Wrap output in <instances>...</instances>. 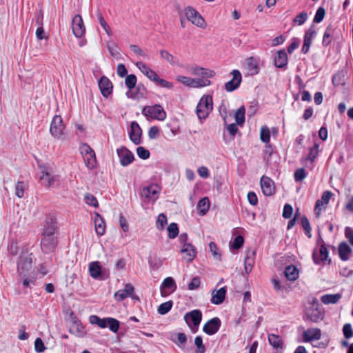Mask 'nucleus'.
Masks as SVG:
<instances>
[{"label":"nucleus","mask_w":353,"mask_h":353,"mask_svg":"<svg viewBox=\"0 0 353 353\" xmlns=\"http://www.w3.org/2000/svg\"><path fill=\"white\" fill-rule=\"evenodd\" d=\"M184 319L186 323L191 329H193V327L195 329H197L201 321L202 313L199 310H194L187 313L185 315Z\"/></svg>","instance_id":"nucleus-6"},{"label":"nucleus","mask_w":353,"mask_h":353,"mask_svg":"<svg viewBox=\"0 0 353 353\" xmlns=\"http://www.w3.org/2000/svg\"><path fill=\"white\" fill-rule=\"evenodd\" d=\"M243 243H244L243 237L241 235L237 236L233 241L232 248L234 249H239L243 246Z\"/></svg>","instance_id":"nucleus-64"},{"label":"nucleus","mask_w":353,"mask_h":353,"mask_svg":"<svg viewBox=\"0 0 353 353\" xmlns=\"http://www.w3.org/2000/svg\"><path fill=\"white\" fill-rule=\"evenodd\" d=\"M306 176L305 170L303 168H299L294 172V179L297 182L302 181Z\"/></svg>","instance_id":"nucleus-59"},{"label":"nucleus","mask_w":353,"mask_h":353,"mask_svg":"<svg viewBox=\"0 0 353 353\" xmlns=\"http://www.w3.org/2000/svg\"><path fill=\"white\" fill-rule=\"evenodd\" d=\"M226 292L227 290L225 287H223L219 290H214L212 292L211 302L215 305L221 304L225 300Z\"/></svg>","instance_id":"nucleus-26"},{"label":"nucleus","mask_w":353,"mask_h":353,"mask_svg":"<svg viewBox=\"0 0 353 353\" xmlns=\"http://www.w3.org/2000/svg\"><path fill=\"white\" fill-rule=\"evenodd\" d=\"M80 151L85 159L88 161L94 160L95 153L88 144H83L80 148Z\"/></svg>","instance_id":"nucleus-35"},{"label":"nucleus","mask_w":353,"mask_h":353,"mask_svg":"<svg viewBox=\"0 0 353 353\" xmlns=\"http://www.w3.org/2000/svg\"><path fill=\"white\" fill-rule=\"evenodd\" d=\"M136 65L138 68L150 80L154 81L157 78V74L153 70L150 68L142 61L136 63Z\"/></svg>","instance_id":"nucleus-28"},{"label":"nucleus","mask_w":353,"mask_h":353,"mask_svg":"<svg viewBox=\"0 0 353 353\" xmlns=\"http://www.w3.org/2000/svg\"><path fill=\"white\" fill-rule=\"evenodd\" d=\"M72 30L74 35L80 38L85 34V28L82 19L79 14L75 15L72 21Z\"/></svg>","instance_id":"nucleus-8"},{"label":"nucleus","mask_w":353,"mask_h":353,"mask_svg":"<svg viewBox=\"0 0 353 353\" xmlns=\"http://www.w3.org/2000/svg\"><path fill=\"white\" fill-rule=\"evenodd\" d=\"M213 108V101L212 97L210 95L203 96L197 106H196V114L200 119H204L210 113Z\"/></svg>","instance_id":"nucleus-2"},{"label":"nucleus","mask_w":353,"mask_h":353,"mask_svg":"<svg viewBox=\"0 0 353 353\" xmlns=\"http://www.w3.org/2000/svg\"><path fill=\"white\" fill-rule=\"evenodd\" d=\"M288 64V56L285 50H281L277 52V55L274 59V65L277 68H283Z\"/></svg>","instance_id":"nucleus-30"},{"label":"nucleus","mask_w":353,"mask_h":353,"mask_svg":"<svg viewBox=\"0 0 353 353\" xmlns=\"http://www.w3.org/2000/svg\"><path fill=\"white\" fill-rule=\"evenodd\" d=\"M176 289V284L172 277L165 278L160 286V293L163 297L168 296Z\"/></svg>","instance_id":"nucleus-10"},{"label":"nucleus","mask_w":353,"mask_h":353,"mask_svg":"<svg viewBox=\"0 0 353 353\" xmlns=\"http://www.w3.org/2000/svg\"><path fill=\"white\" fill-rule=\"evenodd\" d=\"M200 284H201L200 279L197 276L194 277L188 285V290H196V289L199 288V287L200 286Z\"/></svg>","instance_id":"nucleus-63"},{"label":"nucleus","mask_w":353,"mask_h":353,"mask_svg":"<svg viewBox=\"0 0 353 353\" xmlns=\"http://www.w3.org/2000/svg\"><path fill=\"white\" fill-rule=\"evenodd\" d=\"M188 72L194 76L212 78L215 76V72L198 65H189L187 67Z\"/></svg>","instance_id":"nucleus-11"},{"label":"nucleus","mask_w":353,"mask_h":353,"mask_svg":"<svg viewBox=\"0 0 353 353\" xmlns=\"http://www.w3.org/2000/svg\"><path fill=\"white\" fill-rule=\"evenodd\" d=\"M245 109L244 106L240 107L235 112L234 117L237 125H242L245 122Z\"/></svg>","instance_id":"nucleus-42"},{"label":"nucleus","mask_w":353,"mask_h":353,"mask_svg":"<svg viewBox=\"0 0 353 353\" xmlns=\"http://www.w3.org/2000/svg\"><path fill=\"white\" fill-rule=\"evenodd\" d=\"M70 334L77 337H83L86 334V330L81 323L76 319L73 321L69 330Z\"/></svg>","instance_id":"nucleus-24"},{"label":"nucleus","mask_w":353,"mask_h":353,"mask_svg":"<svg viewBox=\"0 0 353 353\" xmlns=\"http://www.w3.org/2000/svg\"><path fill=\"white\" fill-rule=\"evenodd\" d=\"M161 58L168 61L169 63L172 65H175L176 63V58L170 54L168 51L165 50H161L159 52Z\"/></svg>","instance_id":"nucleus-43"},{"label":"nucleus","mask_w":353,"mask_h":353,"mask_svg":"<svg viewBox=\"0 0 353 353\" xmlns=\"http://www.w3.org/2000/svg\"><path fill=\"white\" fill-rule=\"evenodd\" d=\"M343 332L346 339H350L353 336V330L350 323L345 324L343 327Z\"/></svg>","instance_id":"nucleus-60"},{"label":"nucleus","mask_w":353,"mask_h":353,"mask_svg":"<svg viewBox=\"0 0 353 353\" xmlns=\"http://www.w3.org/2000/svg\"><path fill=\"white\" fill-rule=\"evenodd\" d=\"M301 225H302L303 228L305 231V233L307 234V235L309 237H310L311 236V234H310L311 227H310L309 220L305 216H303L301 218Z\"/></svg>","instance_id":"nucleus-58"},{"label":"nucleus","mask_w":353,"mask_h":353,"mask_svg":"<svg viewBox=\"0 0 353 353\" xmlns=\"http://www.w3.org/2000/svg\"><path fill=\"white\" fill-rule=\"evenodd\" d=\"M94 226L96 233L99 236H103L105 234V223L102 219V217L98 214L96 213L94 218Z\"/></svg>","instance_id":"nucleus-32"},{"label":"nucleus","mask_w":353,"mask_h":353,"mask_svg":"<svg viewBox=\"0 0 353 353\" xmlns=\"http://www.w3.org/2000/svg\"><path fill=\"white\" fill-rule=\"evenodd\" d=\"M117 154L119 157L120 163L123 166H127L134 159V154L125 147L117 149Z\"/></svg>","instance_id":"nucleus-14"},{"label":"nucleus","mask_w":353,"mask_h":353,"mask_svg":"<svg viewBox=\"0 0 353 353\" xmlns=\"http://www.w3.org/2000/svg\"><path fill=\"white\" fill-rule=\"evenodd\" d=\"M137 153L139 158L147 159L150 157V152L142 146L137 148Z\"/></svg>","instance_id":"nucleus-56"},{"label":"nucleus","mask_w":353,"mask_h":353,"mask_svg":"<svg viewBox=\"0 0 353 353\" xmlns=\"http://www.w3.org/2000/svg\"><path fill=\"white\" fill-rule=\"evenodd\" d=\"M32 268V259L29 257H21L18 264V271L20 276H25L29 275L31 272Z\"/></svg>","instance_id":"nucleus-16"},{"label":"nucleus","mask_w":353,"mask_h":353,"mask_svg":"<svg viewBox=\"0 0 353 353\" xmlns=\"http://www.w3.org/2000/svg\"><path fill=\"white\" fill-rule=\"evenodd\" d=\"M25 183L23 181H18L15 185V194L19 198H22L24 194Z\"/></svg>","instance_id":"nucleus-52"},{"label":"nucleus","mask_w":353,"mask_h":353,"mask_svg":"<svg viewBox=\"0 0 353 353\" xmlns=\"http://www.w3.org/2000/svg\"><path fill=\"white\" fill-rule=\"evenodd\" d=\"M352 252V250L347 243L343 242L339 245V254L342 261H347Z\"/></svg>","instance_id":"nucleus-29"},{"label":"nucleus","mask_w":353,"mask_h":353,"mask_svg":"<svg viewBox=\"0 0 353 353\" xmlns=\"http://www.w3.org/2000/svg\"><path fill=\"white\" fill-rule=\"evenodd\" d=\"M142 130L139 125L136 122L133 121L130 125V131L129 132L130 139L134 144L138 145L141 143V136Z\"/></svg>","instance_id":"nucleus-22"},{"label":"nucleus","mask_w":353,"mask_h":353,"mask_svg":"<svg viewBox=\"0 0 353 353\" xmlns=\"http://www.w3.org/2000/svg\"><path fill=\"white\" fill-rule=\"evenodd\" d=\"M320 259L316 260L314 255L313 256L314 262L319 263L320 261H325L328 257V251L324 245H322L319 250Z\"/></svg>","instance_id":"nucleus-45"},{"label":"nucleus","mask_w":353,"mask_h":353,"mask_svg":"<svg viewBox=\"0 0 353 353\" xmlns=\"http://www.w3.org/2000/svg\"><path fill=\"white\" fill-rule=\"evenodd\" d=\"M125 84L128 88V90L126 92L127 97L139 99L142 96V94L139 95V92L134 93L133 91V89L135 88L137 84V77L134 74L127 75L125 79Z\"/></svg>","instance_id":"nucleus-9"},{"label":"nucleus","mask_w":353,"mask_h":353,"mask_svg":"<svg viewBox=\"0 0 353 353\" xmlns=\"http://www.w3.org/2000/svg\"><path fill=\"white\" fill-rule=\"evenodd\" d=\"M90 276L94 279H98L101 275V267L98 261L92 262L89 265Z\"/></svg>","instance_id":"nucleus-37"},{"label":"nucleus","mask_w":353,"mask_h":353,"mask_svg":"<svg viewBox=\"0 0 353 353\" xmlns=\"http://www.w3.org/2000/svg\"><path fill=\"white\" fill-rule=\"evenodd\" d=\"M307 316L313 322H318L323 319V314L318 308H312L308 310Z\"/></svg>","instance_id":"nucleus-40"},{"label":"nucleus","mask_w":353,"mask_h":353,"mask_svg":"<svg viewBox=\"0 0 353 353\" xmlns=\"http://www.w3.org/2000/svg\"><path fill=\"white\" fill-rule=\"evenodd\" d=\"M181 252L183 259L187 262L192 261L196 255L195 248L190 243H185L181 250Z\"/></svg>","instance_id":"nucleus-21"},{"label":"nucleus","mask_w":353,"mask_h":353,"mask_svg":"<svg viewBox=\"0 0 353 353\" xmlns=\"http://www.w3.org/2000/svg\"><path fill=\"white\" fill-rule=\"evenodd\" d=\"M319 144L315 143L312 148H310V152L307 156V159L313 162L319 154Z\"/></svg>","instance_id":"nucleus-53"},{"label":"nucleus","mask_w":353,"mask_h":353,"mask_svg":"<svg viewBox=\"0 0 353 353\" xmlns=\"http://www.w3.org/2000/svg\"><path fill=\"white\" fill-rule=\"evenodd\" d=\"M325 15V10L323 8L320 7L317 9L314 18V22L320 23L323 21Z\"/></svg>","instance_id":"nucleus-55"},{"label":"nucleus","mask_w":353,"mask_h":353,"mask_svg":"<svg viewBox=\"0 0 353 353\" xmlns=\"http://www.w3.org/2000/svg\"><path fill=\"white\" fill-rule=\"evenodd\" d=\"M221 326V321L219 318L214 317L209 320L203 327V330L205 333L212 335L215 334Z\"/></svg>","instance_id":"nucleus-20"},{"label":"nucleus","mask_w":353,"mask_h":353,"mask_svg":"<svg viewBox=\"0 0 353 353\" xmlns=\"http://www.w3.org/2000/svg\"><path fill=\"white\" fill-rule=\"evenodd\" d=\"M41 175L39 176L40 181L43 185L49 188L58 181V176L54 174L52 168L45 165L40 166Z\"/></svg>","instance_id":"nucleus-5"},{"label":"nucleus","mask_w":353,"mask_h":353,"mask_svg":"<svg viewBox=\"0 0 353 353\" xmlns=\"http://www.w3.org/2000/svg\"><path fill=\"white\" fill-rule=\"evenodd\" d=\"M308 17L307 14L305 12H302L294 19L293 21L299 26L303 24Z\"/></svg>","instance_id":"nucleus-54"},{"label":"nucleus","mask_w":353,"mask_h":353,"mask_svg":"<svg viewBox=\"0 0 353 353\" xmlns=\"http://www.w3.org/2000/svg\"><path fill=\"white\" fill-rule=\"evenodd\" d=\"M42 236H57V221L54 217L47 218Z\"/></svg>","instance_id":"nucleus-12"},{"label":"nucleus","mask_w":353,"mask_h":353,"mask_svg":"<svg viewBox=\"0 0 353 353\" xmlns=\"http://www.w3.org/2000/svg\"><path fill=\"white\" fill-rule=\"evenodd\" d=\"M172 306V302L171 301L165 302L159 306L158 312L160 314H165L171 310Z\"/></svg>","instance_id":"nucleus-48"},{"label":"nucleus","mask_w":353,"mask_h":353,"mask_svg":"<svg viewBox=\"0 0 353 353\" xmlns=\"http://www.w3.org/2000/svg\"><path fill=\"white\" fill-rule=\"evenodd\" d=\"M194 344L197 347V352L204 353L205 351V345L203 344V339L201 336H198L194 339Z\"/></svg>","instance_id":"nucleus-57"},{"label":"nucleus","mask_w":353,"mask_h":353,"mask_svg":"<svg viewBox=\"0 0 353 353\" xmlns=\"http://www.w3.org/2000/svg\"><path fill=\"white\" fill-rule=\"evenodd\" d=\"M159 188L157 185L152 184L150 186L143 188L141 195L143 197L155 201L158 198Z\"/></svg>","instance_id":"nucleus-25"},{"label":"nucleus","mask_w":353,"mask_h":353,"mask_svg":"<svg viewBox=\"0 0 353 353\" xmlns=\"http://www.w3.org/2000/svg\"><path fill=\"white\" fill-rule=\"evenodd\" d=\"M341 298V295L340 294H325L321 296V300L322 303L325 305L335 304L339 301Z\"/></svg>","instance_id":"nucleus-39"},{"label":"nucleus","mask_w":353,"mask_h":353,"mask_svg":"<svg viewBox=\"0 0 353 353\" xmlns=\"http://www.w3.org/2000/svg\"><path fill=\"white\" fill-rule=\"evenodd\" d=\"M316 34L314 26H312L305 33L302 52L306 54L310 48L312 40Z\"/></svg>","instance_id":"nucleus-19"},{"label":"nucleus","mask_w":353,"mask_h":353,"mask_svg":"<svg viewBox=\"0 0 353 353\" xmlns=\"http://www.w3.org/2000/svg\"><path fill=\"white\" fill-rule=\"evenodd\" d=\"M299 275V271L296 266L290 265L285 268V276L288 280L294 281L298 279Z\"/></svg>","instance_id":"nucleus-33"},{"label":"nucleus","mask_w":353,"mask_h":353,"mask_svg":"<svg viewBox=\"0 0 353 353\" xmlns=\"http://www.w3.org/2000/svg\"><path fill=\"white\" fill-rule=\"evenodd\" d=\"M57 245V236H42L41 248L46 253L52 252Z\"/></svg>","instance_id":"nucleus-15"},{"label":"nucleus","mask_w":353,"mask_h":353,"mask_svg":"<svg viewBox=\"0 0 353 353\" xmlns=\"http://www.w3.org/2000/svg\"><path fill=\"white\" fill-rule=\"evenodd\" d=\"M106 47L110 54V55L117 59H120L121 57V50L119 46L112 40L108 41L106 44Z\"/></svg>","instance_id":"nucleus-34"},{"label":"nucleus","mask_w":353,"mask_h":353,"mask_svg":"<svg viewBox=\"0 0 353 353\" xmlns=\"http://www.w3.org/2000/svg\"><path fill=\"white\" fill-rule=\"evenodd\" d=\"M65 126L63 124L62 117L60 115H55L50 124V132L51 135L58 139L64 141L66 139Z\"/></svg>","instance_id":"nucleus-1"},{"label":"nucleus","mask_w":353,"mask_h":353,"mask_svg":"<svg viewBox=\"0 0 353 353\" xmlns=\"http://www.w3.org/2000/svg\"><path fill=\"white\" fill-rule=\"evenodd\" d=\"M142 114L148 119L163 121L166 113L160 105H148L143 108Z\"/></svg>","instance_id":"nucleus-4"},{"label":"nucleus","mask_w":353,"mask_h":353,"mask_svg":"<svg viewBox=\"0 0 353 353\" xmlns=\"http://www.w3.org/2000/svg\"><path fill=\"white\" fill-rule=\"evenodd\" d=\"M153 81L158 83V84L163 88H166L168 89H172L173 88L172 83L169 82L165 79H160L158 75L157 79L154 80Z\"/></svg>","instance_id":"nucleus-62"},{"label":"nucleus","mask_w":353,"mask_h":353,"mask_svg":"<svg viewBox=\"0 0 353 353\" xmlns=\"http://www.w3.org/2000/svg\"><path fill=\"white\" fill-rule=\"evenodd\" d=\"M197 208L201 214H205L210 208L209 199L207 197L201 199L198 203Z\"/></svg>","instance_id":"nucleus-41"},{"label":"nucleus","mask_w":353,"mask_h":353,"mask_svg":"<svg viewBox=\"0 0 353 353\" xmlns=\"http://www.w3.org/2000/svg\"><path fill=\"white\" fill-rule=\"evenodd\" d=\"M168 237L174 239L179 234V228L175 223H170L168 227Z\"/></svg>","instance_id":"nucleus-47"},{"label":"nucleus","mask_w":353,"mask_h":353,"mask_svg":"<svg viewBox=\"0 0 353 353\" xmlns=\"http://www.w3.org/2000/svg\"><path fill=\"white\" fill-rule=\"evenodd\" d=\"M268 341L270 344L276 350H281L283 348V341L279 335L274 334H269Z\"/></svg>","instance_id":"nucleus-38"},{"label":"nucleus","mask_w":353,"mask_h":353,"mask_svg":"<svg viewBox=\"0 0 353 353\" xmlns=\"http://www.w3.org/2000/svg\"><path fill=\"white\" fill-rule=\"evenodd\" d=\"M134 292V288L133 285L130 283H126L125 285V288L123 290H119L114 293V298L116 300L119 301H121L124 300L127 297H132V299H135L133 296Z\"/></svg>","instance_id":"nucleus-17"},{"label":"nucleus","mask_w":353,"mask_h":353,"mask_svg":"<svg viewBox=\"0 0 353 353\" xmlns=\"http://www.w3.org/2000/svg\"><path fill=\"white\" fill-rule=\"evenodd\" d=\"M261 187L265 196H270L274 193V182L268 176H263L261 179Z\"/></svg>","instance_id":"nucleus-23"},{"label":"nucleus","mask_w":353,"mask_h":353,"mask_svg":"<svg viewBox=\"0 0 353 353\" xmlns=\"http://www.w3.org/2000/svg\"><path fill=\"white\" fill-rule=\"evenodd\" d=\"M254 254L255 252L254 251H247L246 256L244 260V268L246 274H249L252 270L254 264Z\"/></svg>","instance_id":"nucleus-31"},{"label":"nucleus","mask_w":353,"mask_h":353,"mask_svg":"<svg viewBox=\"0 0 353 353\" xmlns=\"http://www.w3.org/2000/svg\"><path fill=\"white\" fill-rule=\"evenodd\" d=\"M99 87L101 90V94L104 97L107 98L112 92V89H113L112 83L110 81V80L108 77H106L105 76H103L99 79Z\"/></svg>","instance_id":"nucleus-18"},{"label":"nucleus","mask_w":353,"mask_h":353,"mask_svg":"<svg viewBox=\"0 0 353 353\" xmlns=\"http://www.w3.org/2000/svg\"><path fill=\"white\" fill-rule=\"evenodd\" d=\"M119 321L114 318H108V326L110 330L116 333L119 328Z\"/></svg>","instance_id":"nucleus-51"},{"label":"nucleus","mask_w":353,"mask_h":353,"mask_svg":"<svg viewBox=\"0 0 353 353\" xmlns=\"http://www.w3.org/2000/svg\"><path fill=\"white\" fill-rule=\"evenodd\" d=\"M148 263L153 270H158L163 264V260L159 257L149 258Z\"/></svg>","instance_id":"nucleus-49"},{"label":"nucleus","mask_w":353,"mask_h":353,"mask_svg":"<svg viewBox=\"0 0 353 353\" xmlns=\"http://www.w3.org/2000/svg\"><path fill=\"white\" fill-rule=\"evenodd\" d=\"M232 78L225 83V89L227 92H232L236 90L242 81V76L239 70H233L231 73Z\"/></svg>","instance_id":"nucleus-7"},{"label":"nucleus","mask_w":353,"mask_h":353,"mask_svg":"<svg viewBox=\"0 0 353 353\" xmlns=\"http://www.w3.org/2000/svg\"><path fill=\"white\" fill-rule=\"evenodd\" d=\"M186 19L192 24L201 29L207 28V23L199 12L191 6L186 7L183 10Z\"/></svg>","instance_id":"nucleus-3"},{"label":"nucleus","mask_w":353,"mask_h":353,"mask_svg":"<svg viewBox=\"0 0 353 353\" xmlns=\"http://www.w3.org/2000/svg\"><path fill=\"white\" fill-rule=\"evenodd\" d=\"M167 224V217L166 216L161 213L160 214L156 221V227L159 230H163L164 226Z\"/></svg>","instance_id":"nucleus-46"},{"label":"nucleus","mask_w":353,"mask_h":353,"mask_svg":"<svg viewBox=\"0 0 353 353\" xmlns=\"http://www.w3.org/2000/svg\"><path fill=\"white\" fill-rule=\"evenodd\" d=\"M210 84L211 81L208 79L192 78L189 87L192 88H200L208 86Z\"/></svg>","instance_id":"nucleus-36"},{"label":"nucleus","mask_w":353,"mask_h":353,"mask_svg":"<svg viewBox=\"0 0 353 353\" xmlns=\"http://www.w3.org/2000/svg\"><path fill=\"white\" fill-rule=\"evenodd\" d=\"M84 199H85V203L88 205H92L94 208L98 207L99 203H98L97 199L92 194H91L90 193H86L85 194Z\"/></svg>","instance_id":"nucleus-50"},{"label":"nucleus","mask_w":353,"mask_h":353,"mask_svg":"<svg viewBox=\"0 0 353 353\" xmlns=\"http://www.w3.org/2000/svg\"><path fill=\"white\" fill-rule=\"evenodd\" d=\"M35 351L38 353L43 352L46 350V347L43 341L40 338L36 339L34 341Z\"/></svg>","instance_id":"nucleus-61"},{"label":"nucleus","mask_w":353,"mask_h":353,"mask_svg":"<svg viewBox=\"0 0 353 353\" xmlns=\"http://www.w3.org/2000/svg\"><path fill=\"white\" fill-rule=\"evenodd\" d=\"M332 196V193L330 191H325L321 199H318L316 201L315 207H314V213L316 216H319L321 212L323 209H325L326 205L328 204L331 197Z\"/></svg>","instance_id":"nucleus-13"},{"label":"nucleus","mask_w":353,"mask_h":353,"mask_svg":"<svg viewBox=\"0 0 353 353\" xmlns=\"http://www.w3.org/2000/svg\"><path fill=\"white\" fill-rule=\"evenodd\" d=\"M303 336L305 342L319 340L321 337V331L319 328L308 329L303 332Z\"/></svg>","instance_id":"nucleus-27"},{"label":"nucleus","mask_w":353,"mask_h":353,"mask_svg":"<svg viewBox=\"0 0 353 353\" xmlns=\"http://www.w3.org/2000/svg\"><path fill=\"white\" fill-rule=\"evenodd\" d=\"M260 137H261V140L263 143H268L270 142V130L267 126H263L261 128Z\"/></svg>","instance_id":"nucleus-44"}]
</instances>
